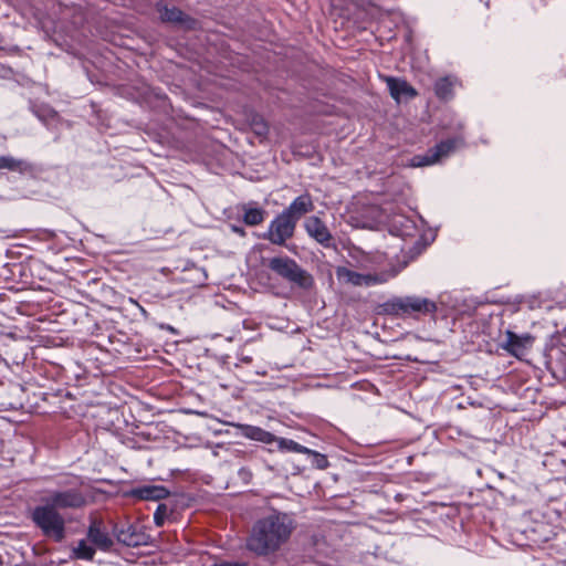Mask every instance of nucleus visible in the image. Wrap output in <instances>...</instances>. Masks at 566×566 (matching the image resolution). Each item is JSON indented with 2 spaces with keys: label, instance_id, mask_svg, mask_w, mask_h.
<instances>
[{
  "label": "nucleus",
  "instance_id": "nucleus-1",
  "mask_svg": "<svg viewBox=\"0 0 566 566\" xmlns=\"http://www.w3.org/2000/svg\"><path fill=\"white\" fill-rule=\"evenodd\" d=\"M293 528V520L287 514L272 513L255 523L247 548L256 555L272 553L289 539Z\"/></svg>",
  "mask_w": 566,
  "mask_h": 566
},
{
  "label": "nucleus",
  "instance_id": "nucleus-2",
  "mask_svg": "<svg viewBox=\"0 0 566 566\" xmlns=\"http://www.w3.org/2000/svg\"><path fill=\"white\" fill-rule=\"evenodd\" d=\"M391 249L399 250L402 255L397 272L407 266L424 249L413 212L391 213Z\"/></svg>",
  "mask_w": 566,
  "mask_h": 566
},
{
  "label": "nucleus",
  "instance_id": "nucleus-3",
  "mask_svg": "<svg viewBox=\"0 0 566 566\" xmlns=\"http://www.w3.org/2000/svg\"><path fill=\"white\" fill-rule=\"evenodd\" d=\"M32 520L45 536L56 542H61L65 537V521L49 502L33 510Z\"/></svg>",
  "mask_w": 566,
  "mask_h": 566
},
{
  "label": "nucleus",
  "instance_id": "nucleus-4",
  "mask_svg": "<svg viewBox=\"0 0 566 566\" xmlns=\"http://www.w3.org/2000/svg\"><path fill=\"white\" fill-rule=\"evenodd\" d=\"M269 268L277 275L297 283L301 286H308L312 283L311 276L303 271L294 260L287 256L273 258L269 262Z\"/></svg>",
  "mask_w": 566,
  "mask_h": 566
},
{
  "label": "nucleus",
  "instance_id": "nucleus-5",
  "mask_svg": "<svg viewBox=\"0 0 566 566\" xmlns=\"http://www.w3.org/2000/svg\"><path fill=\"white\" fill-rule=\"evenodd\" d=\"M296 223L283 212L277 214L269 224V229L262 234V239L273 244L283 245L294 234Z\"/></svg>",
  "mask_w": 566,
  "mask_h": 566
},
{
  "label": "nucleus",
  "instance_id": "nucleus-6",
  "mask_svg": "<svg viewBox=\"0 0 566 566\" xmlns=\"http://www.w3.org/2000/svg\"><path fill=\"white\" fill-rule=\"evenodd\" d=\"M436 303L423 297L406 296L391 300V314L433 313Z\"/></svg>",
  "mask_w": 566,
  "mask_h": 566
},
{
  "label": "nucleus",
  "instance_id": "nucleus-7",
  "mask_svg": "<svg viewBox=\"0 0 566 566\" xmlns=\"http://www.w3.org/2000/svg\"><path fill=\"white\" fill-rule=\"evenodd\" d=\"M455 140L442 142L434 148L429 149L426 154L413 156L408 165L410 167H426L434 165L449 156V154L455 148Z\"/></svg>",
  "mask_w": 566,
  "mask_h": 566
},
{
  "label": "nucleus",
  "instance_id": "nucleus-8",
  "mask_svg": "<svg viewBox=\"0 0 566 566\" xmlns=\"http://www.w3.org/2000/svg\"><path fill=\"white\" fill-rule=\"evenodd\" d=\"M57 509H77L86 503L84 495L77 490L53 491L45 499Z\"/></svg>",
  "mask_w": 566,
  "mask_h": 566
},
{
  "label": "nucleus",
  "instance_id": "nucleus-9",
  "mask_svg": "<svg viewBox=\"0 0 566 566\" xmlns=\"http://www.w3.org/2000/svg\"><path fill=\"white\" fill-rule=\"evenodd\" d=\"M337 277L355 286H374L387 281L386 274H363L347 268L337 269Z\"/></svg>",
  "mask_w": 566,
  "mask_h": 566
},
{
  "label": "nucleus",
  "instance_id": "nucleus-10",
  "mask_svg": "<svg viewBox=\"0 0 566 566\" xmlns=\"http://www.w3.org/2000/svg\"><path fill=\"white\" fill-rule=\"evenodd\" d=\"M304 228L310 238L318 244L329 248L333 245V235L327 226L316 216L308 217L304 222Z\"/></svg>",
  "mask_w": 566,
  "mask_h": 566
},
{
  "label": "nucleus",
  "instance_id": "nucleus-11",
  "mask_svg": "<svg viewBox=\"0 0 566 566\" xmlns=\"http://www.w3.org/2000/svg\"><path fill=\"white\" fill-rule=\"evenodd\" d=\"M532 343L533 337L528 334L517 335L511 331H506L502 348L511 355L521 358L525 355L527 348L532 346Z\"/></svg>",
  "mask_w": 566,
  "mask_h": 566
},
{
  "label": "nucleus",
  "instance_id": "nucleus-12",
  "mask_svg": "<svg viewBox=\"0 0 566 566\" xmlns=\"http://www.w3.org/2000/svg\"><path fill=\"white\" fill-rule=\"evenodd\" d=\"M314 203L310 195L304 193L295 198L290 206L282 212L287 217H291L292 221H297L306 213L313 211Z\"/></svg>",
  "mask_w": 566,
  "mask_h": 566
},
{
  "label": "nucleus",
  "instance_id": "nucleus-13",
  "mask_svg": "<svg viewBox=\"0 0 566 566\" xmlns=\"http://www.w3.org/2000/svg\"><path fill=\"white\" fill-rule=\"evenodd\" d=\"M87 538L101 551H107L113 546V539L102 527V523L93 521L87 531Z\"/></svg>",
  "mask_w": 566,
  "mask_h": 566
},
{
  "label": "nucleus",
  "instance_id": "nucleus-14",
  "mask_svg": "<svg viewBox=\"0 0 566 566\" xmlns=\"http://www.w3.org/2000/svg\"><path fill=\"white\" fill-rule=\"evenodd\" d=\"M132 494L140 500L158 501L167 497L169 492L161 485H144L134 489Z\"/></svg>",
  "mask_w": 566,
  "mask_h": 566
},
{
  "label": "nucleus",
  "instance_id": "nucleus-15",
  "mask_svg": "<svg viewBox=\"0 0 566 566\" xmlns=\"http://www.w3.org/2000/svg\"><path fill=\"white\" fill-rule=\"evenodd\" d=\"M416 95V90L406 81L391 77V97L397 102H407Z\"/></svg>",
  "mask_w": 566,
  "mask_h": 566
},
{
  "label": "nucleus",
  "instance_id": "nucleus-16",
  "mask_svg": "<svg viewBox=\"0 0 566 566\" xmlns=\"http://www.w3.org/2000/svg\"><path fill=\"white\" fill-rule=\"evenodd\" d=\"M117 538L127 546H139L146 544L145 534L138 532L137 527L134 525H128L126 528L118 531Z\"/></svg>",
  "mask_w": 566,
  "mask_h": 566
},
{
  "label": "nucleus",
  "instance_id": "nucleus-17",
  "mask_svg": "<svg viewBox=\"0 0 566 566\" xmlns=\"http://www.w3.org/2000/svg\"><path fill=\"white\" fill-rule=\"evenodd\" d=\"M242 434L251 440L260 441L266 444L273 443L276 437L269 431L263 430L260 427L242 424L240 426Z\"/></svg>",
  "mask_w": 566,
  "mask_h": 566
},
{
  "label": "nucleus",
  "instance_id": "nucleus-18",
  "mask_svg": "<svg viewBox=\"0 0 566 566\" xmlns=\"http://www.w3.org/2000/svg\"><path fill=\"white\" fill-rule=\"evenodd\" d=\"M72 553L74 558L91 560L95 555V549L87 544L85 539H81L76 546L73 547Z\"/></svg>",
  "mask_w": 566,
  "mask_h": 566
},
{
  "label": "nucleus",
  "instance_id": "nucleus-19",
  "mask_svg": "<svg viewBox=\"0 0 566 566\" xmlns=\"http://www.w3.org/2000/svg\"><path fill=\"white\" fill-rule=\"evenodd\" d=\"M277 444V449L281 451H287V452H296V453H303L310 452V449L295 442L294 440L286 439V438H276L274 440Z\"/></svg>",
  "mask_w": 566,
  "mask_h": 566
},
{
  "label": "nucleus",
  "instance_id": "nucleus-20",
  "mask_svg": "<svg viewBox=\"0 0 566 566\" xmlns=\"http://www.w3.org/2000/svg\"><path fill=\"white\" fill-rule=\"evenodd\" d=\"M455 81L450 77L440 78L434 86V91L438 97L447 99L451 96L452 87Z\"/></svg>",
  "mask_w": 566,
  "mask_h": 566
},
{
  "label": "nucleus",
  "instance_id": "nucleus-21",
  "mask_svg": "<svg viewBox=\"0 0 566 566\" xmlns=\"http://www.w3.org/2000/svg\"><path fill=\"white\" fill-rule=\"evenodd\" d=\"M264 210L260 208H245L243 220L248 226H258L264 220Z\"/></svg>",
  "mask_w": 566,
  "mask_h": 566
},
{
  "label": "nucleus",
  "instance_id": "nucleus-22",
  "mask_svg": "<svg viewBox=\"0 0 566 566\" xmlns=\"http://www.w3.org/2000/svg\"><path fill=\"white\" fill-rule=\"evenodd\" d=\"M158 12L163 21L181 22L182 12L176 8L159 7Z\"/></svg>",
  "mask_w": 566,
  "mask_h": 566
},
{
  "label": "nucleus",
  "instance_id": "nucleus-23",
  "mask_svg": "<svg viewBox=\"0 0 566 566\" xmlns=\"http://www.w3.org/2000/svg\"><path fill=\"white\" fill-rule=\"evenodd\" d=\"M24 161L10 156H0V169L23 170Z\"/></svg>",
  "mask_w": 566,
  "mask_h": 566
},
{
  "label": "nucleus",
  "instance_id": "nucleus-24",
  "mask_svg": "<svg viewBox=\"0 0 566 566\" xmlns=\"http://www.w3.org/2000/svg\"><path fill=\"white\" fill-rule=\"evenodd\" d=\"M305 454H307L308 457L312 458V463L317 469L322 470V469L327 468L328 461L325 455H323L314 450H311V449H310V452H305Z\"/></svg>",
  "mask_w": 566,
  "mask_h": 566
},
{
  "label": "nucleus",
  "instance_id": "nucleus-25",
  "mask_svg": "<svg viewBox=\"0 0 566 566\" xmlns=\"http://www.w3.org/2000/svg\"><path fill=\"white\" fill-rule=\"evenodd\" d=\"M167 506L165 504H159L156 512L154 513V522L157 526H161L167 516Z\"/></svg>",
  "mask_w": 566,
  "mask_h": 566
},
{
  "label": "nucleus",
  "instance_id": "nucleus-26",
  "mask_svg": "<svg viewBox=\"0 0 566 566\" xmlns=\"http://www.w3.org/2000/svg\"><path fill=\"white\" fill-rule=\"evenodd\" d=\"M36 115L41 120H46L48 118H54L56 116V113L53 109L48 108L44 111L43 114L36 113Z\"/></svg>",
  "mask_w": 566,
  "mask_h": 566
},
{
  "label": "nucleus",
  "instance_id": "nucleus-27",
  "mask_svg": "<svg viewBox=\"0 0 566 566\" xmlns=\"http://www.w3.org/2000/svg\"><path fill=\"white\" fill-rule=\"evenodd\" d=\"M213 566H248V565L245 563L222 562V563L213 564Z\"/></svg>",
  "mask_w": 566,
  "mask_h": 566
},
{
  "label": "nucleus",
  "instance_id": "nucleus-28",
  "mask_svg": "<svg viewBox=\"0 0 566 566\" xmlns=\"http://www.w3.org/2000/svg\"><path fill=\"white\" fill-rule=\"evenodd\" d=\"M268 130L266 128V125L261 123V124H256V127H255V132L259 134V135H263L265 134Z\"/></svg>",
  "mask_w": 566,
  "mask_h": 566
},
{
  "label": "nucleus",
  "instance_id": "nucleus-29",
  "mask_svg": "<svg viewBox=\"0 0 566 566\" xmlns=\"http://www.w3.org/2000/svg\"><path fill=\"white\" fill-rule=\"evenodd\" d=\"M233 230H234L235 232L240 233V234H243V233H244V231H243V230L238 229V228H233Z\"/></svg>",
  "mask_w": 566,
  "mask_h": 566
},
{
  "label": "nucleus",
  "instance_id": "nucleus-30",
  "mask_svg": "<svg viewBox=\"0 0 566 566\" xmlns=\"http://www.w3.org/2000/svg\"><path fill=\"white\" fill-rule=\"evenodd\" d=\"M396 259L398 262H400V255L399 254H396Z\"/></svg>",
  "mask_w": 566,
  "mask_h": 566
},
{
  "label": "nucleus",
  "instance_id": "nucleus-31",
  "mask_svg": "<svg viewBox=\"0 0 566 566\" xmlns=\"http://www.w3.org/2000/svg\"><path fill=\"white\" fill-rule=\"evenodd\" d=\"M385 81L387 82V84L389 85V77H385Z\"/></svg>",
  "mask_w": 566,
  "mask_h": 566
}]
</instances>
